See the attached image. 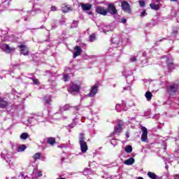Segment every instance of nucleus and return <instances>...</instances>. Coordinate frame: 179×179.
Returning a JSON list of instances; mask_svg holds the SVG:
<instances>
[{"label": "nucleus", "instance_id": "10", "mask_svg": "<svg viewBox=\"0 0 179 179\" xmlns=\"http://www.w3.org/2000/svg\"><path fill=\"white\" fill-rule=\"evenodd\" d=\"M74 53H73V58H76L77 57H79L82 54V48L79 45H76L74 48Z\"/></svg>", "mask_w": 179, "mask_h": 179}, {"label": "nucleus", "instance_id": "5", "mask_svg": "<svg viewBox=\"0 0 179 179\" xmlns=\"http://www.w3.org/2000/svg\"><path fill=\"white\" fill-rule=\"evenodd\" d=\"M121 6L124 12H126L127 13H131V6L129 5V3H127V1H122L121 3Z\"/></svg>", "mask_w": 179, "mask_h": 179}, {"label": "nucleus", "instance_id": "29", "mask_svg": "<svg viewBox=\"0 0 179 179\" xmlns=\"http://www.w3.org/2000/svg\"><path fill=\"white\" fill-rule=\"evenodd\" d=\"M50 10L52 12H57V7L55 6H52L51 8H50Z\"/></svg>", "mask_w": 179, "mask_h": 179}, {"label": "nucleus", "instance_id": "37", "mask_svg": "<svg viewBox=\"0 0 179 179\" xmlns=\"http://www.w3.org/2000/svg\"><path fill=\"white\" fill-rule=\"evenodd\" d=\"M122 23H127V19L124 18L122 20Z\"/></svg>", "mask_w": 179, "mask_h": 179}, {"label": "nucleus", "instance_id": "9", "mask_svg": "<svg viewBox=\"0 0 179 179\" xmlns=\"http://www.w3.org/2000/svg\"><path fill=\"white\" fill-rule=\"evenodd\" d=\"M142 135H141V141L142 142H146L148 141V129L145 127H141Z\"/></svg>", "mask_w": 179, "mask_h": 179}, {"label": "nucleus", "instance_id": "25", "mask_svg": "<svg viewBox=\"0 0 179 179\" xmlns=\"http://www.w3.org/2000/svg\"><path fill=\"white\" fill-rule=\"evenodd\" d=\"M26 149V145H21L18 147V152H24V150Z\"/></svg>", "mask_w": 179, "mask_h": 179}, {"label": "nucleus", "instance_id": "3", "mask_svg": "<svg viewBox=\"0 0 179 179\" xmlns=\"http://www.w3.org/2000/svg\"><path fill=\"white\" fill-rule=\"evenodd\" d=\"M107 13H110L111 15H117L118 10H117V8L114 3H109L108 5V8L106 9Z\"/></svg>", "mask_w": 179, "mask_h": 179}, {"label": "nucleus", "instance_id": "33", "mask_svg": "<svg viewBox=\"0 0 179 179\" xmlns=\"http://www.w3.org/2000/svg\"><path fill=\"white\" fill-rule=\"evenodd\" d=\"M33 83L34 85H37L38 83V80L37 79H33Z\"/></svg>", "mask_w": 179, "mask_h": 179}, {"label": "nucleus", "instance_id": "19", "mask_svg": "<svg viewBox=\"0 0 179 179\" xmlns=\"http://www.w3.org/2000/svg\"><path fill=\"white\" fill-rule=\"evenodd\" d=\"M150 6L151 9H153V10H159V9H160V6H159L158 4H154L153 3H151Z\"/></svg>", "mask_w": 179, "mask_h": 179}, {"label": "nucleus", "instance_id": "39", "mask_svg": "<svg viewBox=\"0 0 179 179\" xmlns=\"http://www.w3.org/2000/svg\"><path fill=\"white\" fill-rule=\"evenodd\" d=\"M171 2H177V0H170Z\"/></svg>", "mask_w": 179, "mask_h": 179}, {"label": "nucleus", "instance_id": "41", "mask_svg": "<svg viewBox=\"0 0 179 179\" xmlns=\"http://www.w3.org/2000/svg\"><path fill=\"white\" fill-rule=\"evenodd\" d=\"M169 65H174V63L171 62V63H169Z\"/></svg>", "mask_w": 179, "mask_h": 179}, {"label": "nucleus", "instance_id": "40", "mask_svg": "<svg viewBox=\"0 0 179 179\" xmlns=\"http://www.w3.org/2000/svg\"><path fill=\"white\" fill-rule=\"evenodd\" d=\"M88 15H93V13L89 12V13H88Z\"/></svg>", "mask_w": 179, "mask_h": 179}, {"label": "nucleus", "instance_id": "35", "mask_svg": "<svg viewBox=\"0 0 179 179\" xmlns=\"http://www.w3.org/2000/svg\"><path fill=\"white\" fill-rule=\"evenodd\" d=\"M38 177H42V176H43V172L38 171Z\"/></svg>", "mask_w": 179, "mask_h": 179}, {"label": "nucleus", "instance_id": "34", "mask_svg": "<svg viewBox=\"0 0 179 179\" xmlns=\"http://www.w3.org/2000/svg\"><path fill=\"white\" fill-rule=\"evenodd\" d=\"M171 34H178V31H177V30H174V31H173L172 32H171Z\"/></svg>", "mask_w": 179, "mask_h": 179}, {"label": "nucleus", "instance_id": "36", "mask_svg": "<svg viewBox=\"0 0 179 179\" xmlns=\"http://www.w3.org/2000/svg\"><path fill=\"white\" fill-rule=\"evenodd\" d=\"M175 179H179V174L174 175Z\"/></svg>", "mask_w": 179, "mask_h": 179}, {"label": "nucleus", "instance_id": "7", "mask_svg": "<svg viewBox=\"0 0 179 179\" xmlns=\"http://www.w3.org/2000/svg\"><path fill=\"white\" fill-rule=\"evenodd\" d=\"M97 92H99V85L95 84L92 88L88 94V97H94L96 94H97Z\"/></svg>", "mask_w": 179, "mask_h": 179}, {"label": "nucleus", "instance_id": "20", "mask_svg": "<svg viewBox=\"0 0 179 179\" xmlns=\"http://www.w3.org/2000/svg\"><path fill=\"white\" fill-rule=\"evenodd\" d=\"M148 176L149 177V178H151V179H157V175H156L155 173H152V172H148Z\"/></svg>", "mask_w": 179, "mask_h": 179}, {"label": "nucleus", "instance_id": "1", "mask_svg": "<svg viewBox=\"0 0 179 179\" xmlns=\"http://www.w3.org/2000/svg\"><path fill=\"white\" fill-rule=\"evenodd\" d=\"M81 87L82 85L80 83H71V84L67 86V91L70 94H75V93H80Z\"/></svg>", "mask_w": 179, "mask_h": 179}, {"label": "nucleus", "instance_id": "4", "mask_svg": "<svg viewBox=\"0 0 179 179\" xmlns=\"http://www.w3.org/2000/svg\"><path fill=\"white\" fill-rule=\"evenodd\" d=\"M17 47L22 55H24V56L29 55V48H27V45L21 44V45H19Z\"/></svg>", "mask_w": 179, "mask_h": 179}, {"label": "nucleus", "instance_id": "14", "mask_svg": "<svg viewBox=\"0 0 179 179\" xmlns=\"http://www.w3.org/2000/svg\"><path fill=\"white\" fill-rule=\"evenodd\" d=\"M8 101H5V98L0 97V108H6L8 107Z\"/></svg>", "mask_w": 179, "mask_h": 179}, {"label": "nucleus", "instance_id": "15", "mask_svg": "<svg viewBox=\"0 0 179 179\" xmlns=\"http://www.w3.org/2000/svg\"><path fill=\"white\" fill-rule=\"evenodd\" d=\"M72 8L70 7L68 5H66L64 4L63 6H62V12L63 13H68V12H72Z\"/></svg>", "mask_w": 179, "mask_h": 179}, {"label": "nucleus", "instance_id": "21", "mask_svg": "<svg viewBox=\"0 0 179 179\" xmlns=\"http://www.w3.org/2000/svg\"><path fill=\"white\" fill-rule=\"evenodd\" d=\"M85 141V134L80 133V138H79V143H82Z\"/></svg>", "mask_w": 179, "mask_h": 179}, {"label": "nucleus", "instance_id": "18", "mask_svg": "<svg viewBox=\"0 0 179 179\" xmlns=\"http://www.w3.org/2000/svg\"><path fill=\"white\" fill-rule=\"evenodd\" d=\"M145 96L148 101H150V100H152V97H153V95L152 94V92H147L145 94Z\"/></svg>", "mask_w": 179, "mask_h": 179}, {"label": "nucleus", "instance_id": "38", "mask_svg": "<svg viewBox=\"0 0 179 179\" xmlns=\"http://www.w3.org/2000/svg\"><path fill=\"white\" fill-rule=\"evenodd\" d=\"M126 136L127 138H129V132H126Z\"/></svg>", "mask_w": 179, "mask_h": 179}, {"label": "nucleus", "instance_id": "32", "mask_svg": "<svg viewBox=\"0 0 179 179\" xmlns=\"http://www.w3.org/2000/svg\"><path fill=\"white\" fill-rule=\"evenodd\" d=\"M135 61H136V57H133L131 59V62H135Z\"/></svg>", "mask_w": 179, "mask_h": 179}, {"label": "nucleus", "instance_id": "24", "mask_svg": "<svg viewBox=\"0 0 179 179\" xmlns=\"http://www.w3.org/2000/svg\"><path fill=\"white\" fill-rule=\"evenodd\" d=\"M94 40H96V35L94 34H93L89 36L90 43H93V41H94Z\"/></svg>", "mask_w": 179, "mask_h": 179}, {"label": "nucleus", "instance_id": "30", "mask_svg": "<svg viewBox=\"0 0 179 179\" xmlns=\"http://www.w3.org/2000/svg\"><path fill=\"white\" fill-rule=\"evenodd\" d=\"M139 5L141 8H144L145 6V2L143 1H139Z\"/></svg>", "mask_w": 179, "mask_h": 179}, {"label": "nucleus", "instance_id": "22", "mask_svg": "<svg viewBox=\"0 0 179 179\" xmlns=\"http://www.w3.org/2000/svg\"><path fill=\"white\" fill-rule=\"evenodd\" d=\"M124 150L126 153H131L132 152V145H127Z\"/></svg>", "mask_w": 179, "mask_h": 179}, {"label": "nucleus", "instance_id": "11", "mask_svg": "<svg viewBox=\"0 0 179 179\" xmlns=\"http://www.w3.org/2000/svg\"><path fill=\"white\" fill-rule=\"evenodd\" d=\"M79 143L82 153H86L87 152V149H89V148L87 147V143H86V141H84Z\"/></svg>", "mask_w": 179, "mask_h": 179}, {"label": "nucleus", "instance_id": "23", "mask_svg": "<svg viewBox=\"0 0 179 179\" xmlns=\"http://www.w3.org/2000/svg\"><path fill=\"white\" fill-rule=\"evenodd\" d=\"M40 157H41V153H40V152H36V153L33 156L34 160H38V159H40Z\"/></svg>", "mask_w": 179, "mask_h": 179}, {"label": "nucleus", "instance_id": "12", "mask_svg": "<svg viewBox=\"0 0 179 179\" xmlns=\"http://www.w3.org/2000/svg\"><path fill=\"white\" fill-rule=\"evenodd\" d=\"M92 5L91 3H81V8L84 12L90 10L92 9Z\"/></svg>", "mask_w": 179, "mask_h": 179}, {"label": "nucleus", "instance_id": "13", "mask_svg": "<svg viewBox=\"0 0 179 179\" xmlns=\"http://www.w3.org/2000/svg\"><path fill=\"white\" fill-rule=\"evenodd\" d=\"M3 46L5 48V52H7V54H10V52H12V51H15L16 50L15 48H10V46L6 43H3Z\"/></svg>", "mask_w": 179, "mask_h": 179}, {"label": "nucleus", "instance_id": "6", "mask_svg": "<svg viewBox=\"0 0 179 179\" xmlns=\"http://www.w3.org/2000/svg\"><path fill=\"white\" fill-rule=\"evenodd\" d=\"M122 127H124V122L122 120H118L117 125L114 127L115 134H120L122 131Z\"/></svg>", "mask_w": 179, "mask_h": 179}, {"label": "nucleus", "instance_id": "31", "mask_svg": "<svg viewBox=\"0 0 179 179\" xmlns=\"http://www.w3.org/2000/svg\"><path fill=\"white\" fill-rule=\"evenodd\" d=\"M141 17H144V16H146V10H143V12L141 13Z\"/></svg>", "mask_w": 179, "mask_h": 179}, {"label": "nucleus", "instance_id": "26", "mask_svg": "<svg viewBox=\"0 0 179 179\" xmlns=\"http://www.w3.org/2000/svg\"><path fill=\"white\" fill-rule=\"evenodd\" d=\"M20 138H21V139L26 140L27 138H29V134H27V133H22L20 135Z\"/></svg>", "mask_w": 179, "mask_h": 179}, {"label": "nucleus", "instance_id": "27", "mask_svg": "<svg viewBox=\"0 0 179 179\" xmlns=\"http://www.w3.org/2000/svg\"><path fill=\"white\" fill-rule=\"evenodd\" d=\"M45 101L46 104H51V96L45 97Z\"/></svg>", "mask_w": 179, "mask_h": 179}, {"label": "nucleus", "instance_id": "28", "mask_svg": "<svg viewBox=\"0 0 179 179\" xmlns=\"http://www.w3.org/2000/svg\"><path fill=\"white\" fill-rule=\"evenodd\" d=\"M69 80V75L64 74L63 76V80H64V82H68Z\"/></svg>", "mask_w": 179, "mask_h": 179}, {"label": "nucleus", "instance_id": "42", "mask_svg": "<svg viewBox=\"0 0 179 179\" xmlns=\"http://www.w3.org/2000/svg\"><path fill=\"white\" fill-rule=\"evenodd\" d=\"M36 1H38V0H36Z\"/></svg>", "mask_w": 179, "mask_h": 179}, {"label": "nucleus", "instance_id": "16", "mask_svg": "<svg viewBox=\"0 0 179 179\" xmlns=\"http://www.w3.org/2000/svg\"><path fill=\"white\" fill-rule=\"evenodd\" d=\"M47 143H48V145H51L52 146H54V145H55V143H57V141H55V138H54V137L48 138Z\"/></svg>", "mask_w": 179, "mask_h": 179}, {"label": "nucleus", "instance_id": "8", "mask_svg": "<svg viewBox=\"0 0 179 179\" xmlns=\"http://www.w3.org/2000/svg\"><path fill=\"white\" fill-rule=\"evenodd\" d=\"M96 13H99V15H102V16H107L108 14L107 9L103 6H97L96 8Z\"/></svg>", "mask_w": 179, "mask_h": 179}, {"label": "nucleus", "instance_id": "2", "mask_svg": "<svg viewBox=\"0 0 179 179\" xmlns=\"http://www.w3.org/2000/svg\"><path fill=\"white\" fill-rule=\"evenodd\" d=\"M166 92L169 93V95L171 96H174L177 92H178V87L177 86L176 84H173L171 85H169L166 88Z\"/></svg>", "mask_w": 179, "mask_h": 179}, {"label": "nucleus", "instance_id": "17", "mask_svg": "<svg viewBox=\"0 0 179 179\" xmlns=\"http://www.w3.org/2000/svg\"><path fill=\"white\" fill-rule=\"evenodd\" d=\"M134 163H135V159L132 157L124 161V164L127 166H131V164H134Z\"/></svg>", "mask_w": 179, "mask_h": 179}]
</instances>
